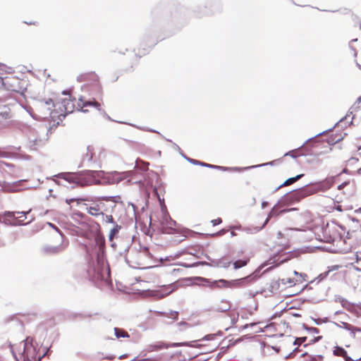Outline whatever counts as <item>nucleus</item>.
Listing matches in <instances>:
<instances>
[{"label": "nucleus", "mask_w": 361, "mask_h": 361, "mask_svg": "<svg viewBox=\"0 0 361 361\" xmlns=\"http://www.w3.org/2000/svg\"><path fill=\"white\" fill-rule=\"evenodd\" d=\"M11 351L16 361H41L44 355L27 339L12 346Z\"/></svg>", "instance_id": "nucleus-1"}, {"label": "nucleus", "mask_w": 361, "mask_h": 361, "mask_svg": "<svg viewBox=\"0 0 361 361\" xmlns=\"http://www.w3.org/2000/svg\"><path fill=\"white\" fill-rule=\"evenodd\" d=\"M102 171H98L63 173L59 175V177L70 183L75 184L76 186L85 187L99 183V178L102 176Z\"/></svg>", "instance_id": "nucleus-2"}, {"label": "nucleus", "mask_w": 361, "mask_h": 361, "mask_svg": "<svg viewBox=\"0 0 361 361\" xmlns=\"http://www.w3.org/2000/svg\"><path fill=\"white\" fill-rule=\"evenodd\" d=\"M277 238L283 240L279 245L281 248L277 249L273 255L268 259L267 264H273L274 266H279L284 262L291 259L293 255L290 251H287L290 249L288 240L284 237L281 232L277 233Z\"/></svg>", "instance_id": "nucleus-3"}, {"label": "nucleus", "mask_w": 361, "mask_h": 361, "mask_svg": "<svg viewBox=\"0 0 361 361\" xmlns=\"http://www.w3.org/2000/svg\"><path fill=\"white\" fill-rule=\"evenodd\" d=\"M88 274L92 280L95 281H107L110 278V269L104 259L97 257L95 267L90 268Z\"/></svg>", "instance_id": "nucleus-4"}, {"label": "nucleus", "mask_w": 361, "mask_h": 361, "mask_svg": "<svg viewBox=\"0 0 361 361\" xmlns=\"http://www.w3.org/2000/svg\"><path fill=\"white\" fill-rule=\"evenodd\" d=\"M3 84L8 90L23 94L27 90L28 82L25 79L11 76L6 78L3 80Z\"/></svg>", "instance_id": "nucleus-5"}, {"label": "nucleus", "mask_w": 361, "mask_h": 361, "mask_svg": "<svg viewBox=\"0 0 361 361\" xmlns=\"http://www.w3.org/2000/svg\"><path fill=\"white\" fill-rule=\"evenodd\" d=\"M68 242L64 239L61 233L56 234L53 240L46 247L45 251L48 254H59L68 247Z\"/></svg>", "instance_id": "nucleus-6"}, {"label": "nucleus", "mask_w": 361, "mask_h": 361, "mask_svg": "<svg viewBox=\"0 0 361 361\" xmlns=\"http://www.w3.org/2000/svg\"><path fill=\"white\" fill-rule=\"evenodd\" d=\"M319 191H320L319 185L315 184L307 185L294 191V192L292 194V198L297 201H300L301 199L314 195Z\"/></svg>", "instance_id": "nucleus-7"}, {"label": "nucleus", "mask_w": 361, "mask_h": 361, "mask_svg": "<svg viewBox=\"0 0 361 361\" xmlns=\"http://www.w3.org/2000/svg\"><path fill=\"white\" fill-rule=\"evenodd\" d=\"M97 202L102 216H104V213L112 212L116 206L114 197H99L97 199Z\"/></svg>", "instance_id": "nucleus-8"}, {"label": "nucleus", "mask_w": 361, "mask_h": 361, "mask_svg": "<svg viewBox=\"0 0 361 361\" xmlns=\"http://www.w3.org/2000/svg\"><path fill=\"white\" fill-rule=\"evenodd\" d=\"M263 291L270 294H277L281 291V281L279 279H271L267 282Z\"/></svg>", "instance_id": "nucleus-9"}, {"label": "nucleus", "mask_w": 361, "mask_h": 361, "mask_svg": "<svg viewBox=\"0 0 361 361\" xmlns=\"http://www.w3.org/2000/svg\"><path fill=\"white\" fill-rule=\"evenodd\" d=\"M87 106H92L99 110L101 109V104L95 100L87 102V101H84L82 99H79L78 104H77V108L78 110H81L83 112H87L88 111L86 109Z\"/></svg>", "instance_id": "nucleus-10"}, {"label": "nucleus", "mask_w": 361, "mask_h": 361, "mask_svg": "<svg viewBox=\"0 0 361 361\" xmlns=\"http://www.w3.org/2000/svg\"><path fill=\"white\" fill-rule=\"evenodd\" d=\"M180 346H192L188 342H181V343H172L170 344H166L163 342H159L155 345H153L151 346L152 348V350H159L164 348H169L172 347H180Z\"/></svg>", "instance_id": "nucleus-11"}, {"label": "nucleus", "mask_w": 361, "mask_h": 361, "mask_svg": "<svg viewBox=\"0 0 361 361\" xmlns=\"http://www.w3.org/2000/svg\"><path fill=\"white\" fill-rule=\"evenodd\" d=\"M54 107V102L52 99L46 101H41L37 105V109L39 111L44 113V115H49Z\"/></svg>", "instance_id": "nucleus-12"}, {"label": "nucleus", "mask_w": 361, "mask_h": 361, "mask_svg": "<svg viewBox=\"0 0 361 361\" xmlns=\"http://www.w3.org/2000/svg\"><path fill=\"white\" fill-rule=\"evenodd\" d=\"M86 209L89 214L94 216L102 215L97 200L90 204H86Z\"/></svg>", "instance_id": "nucleus-13"}, {"label": "nucleus", "mask_w": 361, "mask_h": 361, "mask_svg": "<svg viewBox=\"0 0 361 361\" xmlns=\"http://www.w3.org/2000/svg\"><path fill=\"white\" fill-rule=\"evenodd\" d=\"M359 164V159L357 158L352 157L348 160L346 166L348 169H345V171L350 169V173H354L355 171H359L361 170V166H355Z\"/></svg>", "instance_id": "nucleus-14"}, {"label": "nucleus", "mask_w": 361, "mask_h": 361, "mask_svg": "<svg viewBox=\"0 0 361 361\" xmlns=\"http://www.w3.org/2000/svg\"><path fill=\"white\" fill-rule=\"evenodd\" d=\"M342 133H338L336 130H332L328 137V142L331 144H335L343 139Z\"/></svg>", "instance_id": "nucleus-15"}, {"label": "nucleus", "mask_w": 361, "mask_h": 361, "mask_svg": "<svg viewBox=\"0 0 361 361\" xmlns=\"http://www.w3.org/2000/svg\"><path fill=\"white\" fill-rule=\"evenodd\" d=\"M94 155V148L91 146H88L86 148V152L82 154V161H91Z\"/></svg>", "instance_id": "nucleus-16"}, {"label": "nucleus", "mask_w": 361, "mask_h": 361, "mask_svg": "<svg viewBox=\"0 0 361 361\" xmlns=\"http://www.w3.org/2000/svg\"><path fill=\"white\" fill-rule=\"evenodd\" d=\"M304 176V174H299L298 176H296L295 177H293V178H288L282 185H281L279 188H281V187H283V186H288V185H290L293 183H294L295 182H296L297 180H298L299 179H300L302 176Z\"/></svg>", "instance_id": "nucleus-17"}, {"label": "nucleus", "mask_w": 361, "mask_h": 361, "mask_svg": "<svg viewBox=\"0 0 361 361\" xmlns=\"http://www.w3.org/2000/svg\"><path fill=\"white\" fill-rule=\"evenodd\" d=\"M298 282V280L295 278L286 277L281 279V283L285 286H295Z\"/></svg>", "instance_id": "nucleus-18"}, {"label": "nucleus", "mask_w": 361, "mask_h": 361, "mask_svg": "<svg viewBox=\"0 0 361 361\" xmlns=\"http://www.w3.org/2000/svg\"><path fill=\"white\" fill-rule=\"evenodd\" d=\"M334 353L335 355L343 357L344 358H347L348 356L347 351L341 347H336L334 350Z\"/></svg>", "instance_id": "nucleus-19"}, {"label": "nucleus", "mask_w": 361, "mask_h": 361, "mask_svg": "<svg viewBox=\"0 0 361 361\" xmlns=\"http://www.w3.org/2000/svg\"><path fill=\"white\" fill-rule=\"evenodd\" d=\"M10 117L11 115L8 111L0 112V126L5 125V123L10 118Z\"/></svg>", "instance_id": "nucleus-20"}, {"label": "nucleus", "mask_w": 361, "mask_h": 361, "mask_svg": "<svg viewBox=\"0 0 361 361\" xmlns=\"http://www.w3.org/2000/svg\"><path fill=\"white\" fill-rule=\"evenodd\" d=\"M307 340V337H300V338H295L293 344L294 345H297L296 348H294L293 351L294 352H299V349H298V347L302 345L303 343H305Z\"/></svg>", "instance_id": "nucleus-21"}, {"label": "nucleus", "mask_w": 361, "mask_h": 361, "mask_svg": "<svg viewBox=\"0 0 361 361\" xmlns=\"http://www.w3.org/2000/svg\"><path fill=\"white\" fill-rule=\"evenodd\" d=\"M115 334L117 338H128L129 334L123 329L115 328Z\"/></svg>", "instance_id": "nucleus-22"}, {"label": "nucleus", "mask_w": 361, "mask_h": 361, "mask_svg": "<svg viewBox=\"0 0 361 361\" xmlns=\"http://www.w3.org/2000/svg\"><path fill=\"white\" fill-rule=\"evenodd\" d=\"M121 226L116 224L114 226V227L111 230L110 234H109V239L110 240H112L116 235H117L121 230Z\"/></svg>", "instance_id": "nucleus-23"}, {"label": "nucleus", "mask_w": 361, "mask_h": 361, "mask_svg": "<svg viewBox=\"0 0 361 361\" xmlns=\"http://www.w3.org/2000/svg\"><path fill=\"white\" fill-rule=\"evenodd\" d=\"M248 260H243V259H239V260H237L235 261L234 263H233V267H234V269H240L244 266H245L247 263Z\"/></svg>", "instance_id": "nucleus-24"}, {"label": "nucleus", "mask_w": 361, "mask_h": 361, "mask_svg": "<svg viewBox=\"0 0 361 361\" xmlns=\"http://www.w3.org/2000/svg\"><path fill=\"white\" fill-rule=\"evenodd\" d=\"M63 105L66 106V111L68 113H71L73 111V104L71 100H64Z\"/></svg>", "instance_id": "nucleus-25"}, {"label": "nucleus", "mask_w": 361, "mask_h": 361, "mask_svg": "<svg viewBox=\"0 0 361 361\" xmlns=\"http://www.w3.org/2000/svg\"><path fill=\"white\" fill-rule=\"evenodd\" d=\"M345 328L347 330H348V331H351L353 334H355V332H357V331H358V332H360V331H361V329H360V328H358V327H356V326H353V325H351V324H346L345 325Z\"/></svg>", "instance_id": "nucleus-26"}, {"label": "nucleus", "mask_w": 361, "mask_h": 361, "mask_svg": "<svg viewBox=\"0 0 361 361\" xmlns=\"http://www.w3.org/2000/svg\"><path fill=\"white\" fill-rule=\"evenodd\" d=\"M112 176H113V178L114 179V180L116 182V183H118L120 181H121L122 180L124 179L125 178V176L124 174L123 173H119L118 172H114L113 174H112Z\"/></svg>", "instance_id": "nucleus-27"}, {"label": "nucleus", "mask_w": 361, "mask_h": 361, "mask_svg": "<svg viewBox=\"0 0 361 361\" xmlns=\"http://www.w3.org/2000/svg\"><path fill=\"white\" fill-rule=\"evenodd\" d=\"M171 229L176 232H179V233H182L183 236H184V237H188V235L190 233V231L188 229H185V228L179 229V228H173L172 227H171Z\"/></svg>", "instance_id": "nucleus-28"}, {"label": "nucleus", "mask_w": 361, "mask_h": 361, "mask_svg": "<svg viewBox=\"0 0 361 361\" xmlns=\"http://www.w3.org/2000/svg\"><path fill=\"white\" fill-rule=\"evenodd\" d=\"M85 200L82 199V198H71V199H66V202L68 204H71L73 202H82V201H85Z\"/></svg>", "instance_id": "nucleus-29"}, {"label": "nucleus", "mask_w": 361, "mask_h": 361, "mask_svg": "<svg viewBox=\"0 0 361 361\" xmlns=\"http://www.w3.org/2000/svg\"><path fill=\"white\" fill-rule=\"evenodd\" d=\"M105 218V221L106 223H110V224H112V223H114V217L111 214V215H106L104 216Z\"/></svg>", "instance_id": "nucleus-30"}, {"label": "nucleus", "mask_w": 361, "mask_h": 361, "mask_svg": "<svg viewBox=\"0 0 361 361\" xmlns=\"http://www.w3.org/2000/svg\"><path fill=\"white\" fill-rule=\"evenodd\" d=\"M10 157V153L0 149V158H7Z\"/></svg>", "instance_id": "nucleus-31"}, {"label": "nucleus", "mask_w": 361, "mask_h": 361, "mask_svg": "<svg viewBox=\"0 0 361 361\" xmlns=\"http://www.w3.org/2000/svg\"><path fill=\"white\" fill-rule=\"evenodd\" d=\"M286 155H289V156H291L293 157H297L300 156V154H298V151L293 150V151H290L289 152L286 154Z\"/></svg>", "instance_id": "nucleus-32"}, {"label": "nucleus", "mask_w": 361, "mask_h": 361, "mask_svg": "<svg viewBox=\"0 0 361 361\" xmlns=\"http://www.w3.org/2000/svg\"><path fill=\"white\" fill-rule=\"evenodd\" d=\"M221 222H222V220H221V218H217L216 219H213V220L211 221V223L212 224L213 226L219 225Z\"/></svg>", "instance_id": "nucleus-33"}, {"label": "nucleus", "mask_w": 361, "mask_h": 361, "mask_svg": "<svg viewBox=\"0 0 361 361\" xmlns=\"http://www.w3.org/2000/svg\"><path fill=\"white\" fill-rule=\"evenodd\" d=\"M195 163H198L202 166L210 167V168H221L220 166H216L211 165L209 164L200 163L198 161H195Z\"/></svg>", "instance_id": "nucleus-34"}, {"label": "nucleus", "mask_w": 361, "mask_h": 361, "mask_svg": "<svg viewBox=\"0 0 361 361\" xmlns=\"http://www.w3.org/2000/svg\"><path fill=\"white\" fill-rule=\"evenodd\" d=\"M20 214H23L25 215V212H13V216L14 217H16V219H20L22 217V216H20Z\"/></svg>", "instance_id": "nucleus-35"}, {"label": "nucleus", "mask_w": 361, "mask_h": 361, "mask_svg": "<svg viewBox=\"0 0 361 361\" xmlns=\"http://www.w3.org/2000/svg\"><path fill=\"white\" fill-rule=\"evenodd\" d=\"M176 288V287L173 285V284H171L170 285L167 289H169V290L168 291L167 294H169L170 293H172L175 289Z\"/></svg>", "instance_id": "nucleus-36"}, {"label": "nucleus", "mask_w": 361, "mask_h": 361, "mask_svg": "<svg viewBox=\"0 0 361 361\" xmlns=\"http://www.w3.org/2000/svg\"><path fill=\"white\" fill-rule=\"evenodd\" d=\"M137 264L139 268H144L145 267V264L142 261L137 262Z\"/></svg>", "instance_id": "nucleus-37"}, {"label": "nucleus", "mask_w": 361, "mask_h": 361, "mask_svg": "<svg viewBox=\"0 0 361 361\" xmlns=\"http://www.w3.org/2000/svg\"><path fill=\"white\" fill-rule=\"evenodd\" d=\"M25 23H27V25H36L37 24V23L35 21L25 22Z\"/></svg>", "instance_id": "nucleus-38"}, {"label": "nucleus", "mask_w": 361, "mask_h": 361, "mask_svg": "<svg viewBox=\"0 0 361 361\" xmlns=\"http://www.w3.org/2000/svg\"><path fill=\"white\" fill-rule=\"evenodd\" d=\"M226 233V231L224 229H222L221 231H220L217 235H222V234H224Z\"/></svg>", "instance_id": "nucleus-39"}, {"label": "nucleus", "mask_w": 361, "mask_h": 361, "mask_svg": "<svg viewBox=\"0 0 361 361\" xmlns=\"http://www.w3.org/2000/svg\"><path fill=\"white\" fill-rule=\"evenodd\" d=\"M19 221L23 224H26L29 222V221H26V222H24L25 221V219H20Z\"/></svg>", "instance_id": "nucleus-40"}, {"label": "nucleus", "mask_w": 361, "mask_h": 361, "mask_svg": "<svg viewBox=\"0 0 361 361\" xmlns=\"http://www.w3.org/2000/svg\"><path fill=\"white\" fill-rule=\"evenodd\" d=\"M247 295H248L249 298H254V295H253V294H252L251 293H249L247 294Z\"/></svg>", "instance_id": "nucleus-41"}, {"label": "nucleus", "mask_w": 361, "mask_h": 361, "mask_svg": "<svg viewBox=\"0 0 361 361\" xmlns=\"http://www.w3.org/2000/svg\"><path fill=\"white\" fill-rule=\"evenodd\" d=\"M143 257V254L140 253L137 256L138 259H140Z\"/></svg>", "instance_id": "nucleus-42"}, {"label": "nucleus", "mask_w": 361, "mask_h": 361, "mask_svg": "<svg viewBox=\"0 0 361 361\" xmlns=\"http://www.w3.org/2000/svg\"><path fill=\"white\" fill-rule=\"evenodd\" d=\"M357 63V66L361 68V64H360L359 63Z\"/></svg>", "instance_id": "nucleus-43"}, {"label": "nucleus", "mask_w": 361, "mask_h": 361, "mask_svg": "<svg viewBox=\"0 0 361 361\" xmlns=\"http://www.w3.org/2000/svg\"><path fill=\"white\" fill-rule=\"evenodd\" d=\"M342 186H343L342 185H338V189H341Z\"/></svg>", "instance_id": "nucleus-44"}, {"label": "nucleus", "mask_w": 361, "mask_h": 361, "mask_svg": "<svg viewBox=\"0 0 361 361\" xmlns=\"http://www.w3.org/2000/svg\"><path fill=\"white\" fill-rule=\"evenodd\" d=\"M183 325H185V326H188V324H186V323H183Z\"/></svg>", "instance_id": "nucleus-45"}, {"label": "nucleus", "mask_w": 361, "mask_h": 361, "mask_svg": "<svg viewBox=\"0 0 361 361\" xmlns=\"http://www.w3.org/2000/svg\"><path fill=\"white\" fill-rule=\"evenodd\" d=\"M112 358L113 357H106V359H108V360H111Z\"/></svg>", "instance_id": "nucleus-46"}, {"label": "nucleus", "mask_w": 361, "mask_h": 361, "mask_svg": "<svg viewBox=\"0 0 361 361\" xmlns=\"http://www.w3.org/2000/svg\"><path fill=\"white\" fill-rule=\"evenodd\" d=\"M361 149V146H359V147H358V149Z\"/></svg>", "instance_id": "nucleus-47"}, {"label": "nucleus", "mask_w": 361, "mask_h": 361, "mask_svg": "<svg viewBox=\"0 0 361 361\" xmlns=\"http://www.w3.org/2000/svg\"><path fill=\"white\" fill-rule=\"evenodd\" d=\"M359 99V100H360V99H361V97H359V99Z\"/></svg>", "instance_id": "nucleus-48"}]
</instances>
